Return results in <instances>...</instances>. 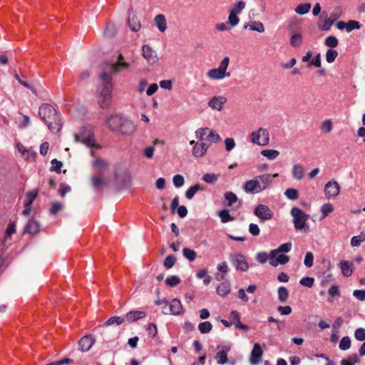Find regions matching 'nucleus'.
Listing matches in <instances>:
<instances>
[{
	"label": "nucleus",
	"instance_id": "a19ab883",
	"mask_svg": "<svg viewBox=\"0 0 365 365\" xmlns=\"http://www.w3.org/2000/svg\"><path fill=\"white\" fill-rule=\"evenodd\" d=\"M245 8V2L243 1H239L233 5L230 11L237 15L238 14H240Z\"/></svg>",
	"mask_w": 365,
	"mask_h": 365
},
{
	"label": "nucleus",
	"instance_id": "6e6d98bb",
	"mask_svg": "<svg viewBox=\"0 0 365 365\" xmlns=\"http://www.w3.org/2000/svg\"><path fill=\"white\" fill-rule=\"evenodd\" d=\"M361 28V25L359 21L354 20H349L346 23V31L351 32L354 29H359Z\"/></svg>",
	"mask_w": 365,
	"mask_h": 365
},
{
	"label": "nucleus",
	"instance_id": "3c124183",
	"mask_svg": "<svg viewBox=\"0 0 365 365\" xmlns=\"http://www.w3.org/2000/svg\"><path fill=\"white\" fill-rule=\"evenodd\" d=\"M324 43L327 46L331 48H335L338 46V39L334 36H329L324 41Z\"/></svg>",
	"mask_w": 365,
	"mask_h": 365
},
{
	"label": "nucleus",
	"instance_id": "49530a36",
	"mask_svg": "<svg viewBox=\"0 0 365 365\" xmlns=\"http://www.w3.org/2000/svg\"><path fill=\"white\" fill-rule=\"evenodd\" d=\"M342 14V9L339 6L336 7L334 9L333 11L331 12V15L329 18V19L331 21L332 24L335 22Z\"/></svg>",
	"mask_w": 365,
	"mask_h": 365
},
{
	"label": "nucleus",
	"instance_id": "4468645a",
	"mask_svg": "<svg viewBox=\"0 0 365 365\" xmlns=\"http://www.w3.org/2000/svg\"><path fill=\"white\" fill-rule=\"evenodd\" d=\"M243 189L247 193H258L261 192L260 185L257 180V177L255 178L245 182L243 184Z\"/></svg>",
	"mask_w": 365,
	"mask_h": 365
},
{
	"label": "nucleus",
	"instance_id": "aec40b11",
	"mask_svg": "<svg viewBox=\"0 0 365 365\" xmlns=\"http://www.w3.org/2000/svg\"><path fill=\"white\" fill-rule=\"evenodd\" d=\"M95 342L94 338L91 335L83 336L78 341V346L82 351H88Z\"/></svg>",
	"mask_w": 365,
	"mask_h": 365
},
{
	"label": "nucleus",
	"instance_id": "473e14b6",
	"mask_svg": "<svg viewBox=\"0 0 365 365\" xmlns=\"http://www.w3.org/2000/svg\"><path fill=\"white\" fill-rule=\"evenodd\" d=\"M230 292V287L229 284L226 282L221 283L217 287V293L222 297L227 296Z\"/></svg>",
	"mask_w": 365,
	"mask_h": 365
},
{
	"label": "nucleus",
	"instance_id": "f3484780",
	"mask_svg": "<svg viewBox=\"0 0 365 365\" xmlns=\"http://www.w3.org/2000/svg\"><path fill=\"white\" fill-rule=\"evenodd\" d=\"M210 147V144L206 142L200 141L196 143L192 148V155L195 158L204 156Z\"/></svg>",
	"mask_w": 365,
	"mask_h": 365
},
{
	"label": "nucleus",
	"instance_id": "338daca9",
	"mask_svg": "<svg viewBox=\"0 0 365 365\" xmlns=\"http://www.w3.org/2000/svg\"><path fill=\"white\" fill-rule=\"evenodd\" d=\"M63 208L62 203L59 202H55L52 204L51 208H50V213L51 215H56L58 213L60 210H61Z\"/></svg>",
	"mask_w": 365,
	"mask_h": 365
},
{
	"label": "nucleus",
	"instance_id": "b1692460",
	"mask_svg": "<svg viewBox=\"0 0 365 365\" xmlns=\"http://www.w3.org/2000/svg\"><path fill=\"white\" fill-rule=\"evenodd\" d=\"M289 257L284 254H278L276 257H269V264L272 267H277L279 264H285L289 262Z\"/></svg>",
	"mask_w": 365,
	"mask_h": 365
},
{
	"label": "nucleus",
	"instance_id": "8fccbe9b",
	"mask_svg": "<svg viewBox=\"0 0 365 365\" xmlns=\"http://www.w3.org/2000/svg\"><path fill=\"white\" fill-rule=\"evenodd\" d=\"M200 190V186L198 184L191 186L185 192V196L187 199H192L195 194Z\"/></svg>",
	"mask_w": 365,
	"mask_h": 365
},
{
	"label": "nucleus",
	"instance_id": "f8f14e48",
	"mask_svg": "<svg viewBox=\"0 0 365 365\" xmlns=\"http://www.w3.org/2000/svg\"><path fill=\"white\" fill-rule=\"evenodd\" d=\"M142 55L150 64H154L158 60L156 52L148 45L142 47Z\"/></svg>",
	"mask_w": 365,
	"mask_h": 365
},
{
	"label": "nucleus",
	"instance_id": "1a4fd4ad",
	"mask_svg": "<svg viewBox=\"0 0 365 365\" xmlns=\"http://www.w3.org/2000/svg\"><path fill=\"white\" fill-rule=\"evenodd\" d=\"M254 214L262 221L270 220L273 217V212L270 208L262 204L258 205L255 208Z\"/></svg>",
	"mask_w": 365,
	"mask_h": 365
},
{
	"label": "nucleus",
	"instance_id": "4d7b16f0",
	"mask_svg": "<svg viewBox=\"0 0 365 365\" xmlns=\"http://www.w3.org/2000/svg\"><path fill=\"white\" fill-rule=\"evenodd\" d=\"M351 346V339L349 336H344L340 343H339V348L341 350H346L349 349Z\"/></svg>",
	"mask_w": 365,
	"mask_h": 365
},
{
	"label": "nucleus",
	"instance_id": "c85d7f7f",
	"mask_svg": "<svg viewBox=\"0 0 365 365\" xmlns=\"http://www.w3.org/2000/svg\"><path fill=\"white\" fill-rule=\"evenodd\" d=\"M155 23L161 32H164L167 29L165 17L163 14H158L155 17Z\"/></svg>",
	"mask_w": 365,
	"mask_h": 365
},
{
	"label": "nucleus",
	"instance_id": "774afa93",
	"mask_svg": "<svg viewBox=\"0 0 365 365\" xmlns=\"http://www.w3.org/2000/svg\"><path fill=\"white\" fill-rule=\"evenodd\" d=\"M52 166L51 168V171H56L58 173H61V169L63 165L61 161L57 160L56 159H53L51 160Z\"/></svg>",
	"mask_w": 365,
	"mask_h": 365
},
{
	"label": "nucleus",
	"instance_id": "09e8293b",
	"mask_svg": "<svg viewBox=\"0 0 365 365\" xmlns=\"http://www.w3.org/2000/svg\"><path fill=\"white\" fill-rule=\"evenodd\" d=\"M226 200L228 201V206H232L235 202L238 200L237 195L232 192H226L224 195Z\"/></svg>",
	"mask_w": 365,
	"mask_h": 365
},
{
	"label": "nucleus",
	"instance_id": "052dcab7",
	"mask_svg": "<svg viewBox=\"0 0 365 365\" xmlns=\"http://www.w3.org/2000/svg\"><path fill=\"white\" fill-rule=\"evenodd\" d=\"M176 262V259L173 255H168L164 260V266L166 269L173 267Z\"/></svg>",
	"mask_w": 365,
	"mask_h": 365
},
{
	"label": "nucleus",
	"instance_id": "ea45409f",
	"mask_svg": "<svg viewBox=\"0 0 365 365\" xmlns=\"http://www.w3.org/2000/svg\"><path fill=\"white\" fill-rule=\"evenodd\" d=\"M182 255L190 262H193L197 257L196 252L187 247H185L182 250Z\"/></svg>",
	"mask_w": 365,
	"mask_h": 365
},
{
	"label": "nucleus",
	"instance_id": "a18cd8bd",
	"mask_svg": "<svg viewBox=\"0 0 365 365\" xmlns=\"http://www.w3.org/2000/svg\"><path fill=\"white\" fill-rule=\"evenodd\" d=\"M365 241V234L361 233L359 235L354 236L351 240L352 247H359L361 242Z\"/></svg>",
	"mask_w": 365,
	"mask_h": 365
},
{
	"label": "nucleus",
	"instance_id": "2f4dec72",
	"mask_svg": "<svg viewBox=\"0 0 365 365\" xmlns=\"http://www.w3.org/2000/svg\"><path fill=\"white\" fill-rule=\"evenodd\" d=\"M312 5L310 3L299 4L294 9L295 12L300 15H304L310 11Z\"/></svg>",
	"mask_w": 365,
	"mask_h": 365
},
{
	"label": "nucleus",
	"instance_id": "2eb2a0df",
	"mask_svg": "<svg viewBox=\"0 0 365 365\" xmlns=\"http://www.w3.org/2000/svg\"><path fill=\"white\" fill-rule=\"evenodd\" d=\"M278 174H263L257 176V180L260 185L261 192L266 190L272 182V178L278 177Z\"/></svg>",
	"mask_w": 365,
	"mask_h": 365
},
{
	"label": "nucleus",
	"instance_id": "412c9836",
	"mask_svg": "<svg viewBox=\"0 0 365 365\" xmlns=\"http://www.w3.org/2000/svg\"><path fill=\"white\" fill-rule=\"evenodd\" d=\"M262 354L263 351L260 345L258 343L255 344L252 351L251 352V356L250 359V363L252 364H258L261 360Z\"/></svg>",
	"mask_w": 365,
	"mask_h": 365
},
{
	"label": "nucleus",
	"instance_id": "6e6552de",
	"mask_svg": "<svg viewBox=\"0 0 365 365\" xmlns=\"http://www.w3.org/2000/svg\"><path fill=\"white\" fill-rule=\"evenodd\" d=\"M182 305L181 302L178 299H173L168 307H163L162 312L164 314L179 315L182 313Z\"/></svg>",
	"mask_w": 365,
	"mask_h": 365
},
{
	"label": "nucleus",
	"instance_id": "e2e57ef3",
	"mask_svg": "<svg viewBox=\"0 0 365 365\" xmlns=\"http://www.w3.org/2000/svg\"><path fill=\"white\" fill-rule=\"evenodd\" d=\"M202 179L207 183H215L217 180L218 176L215 174L206 173L203 175Z\"/></svg>",
	"mask_w": 365,
	"mask_h": 365
},
{
	"label": "nucleus",
	"instance_id": "cd10ccee",
	"mask_svg": "<svg viewBox=\"0 0 365 365\" xmlns=\"http://www.w3.org/2000/svg\"><path fill=\"white\" fill-rule=\"evenodd\" d=\"M292 174L294 178L301 180L304 175V168L301 164H294L292 168Z\"/></svg>",
	"mask_w": 365,
	"mask_h": 365
},
{
	"label": "nucleus",
	"instance_id": "5701e85b",
	"mask_svg": "<svg viewBox=\"0 0 365 365\" xmlns=\"http://www.w3.org/2000/svg\"><path fill=\"white\" fill-rule=\"evenodd\" d=\"M146 316L147 313L144 311H130L125 314V321L134 322L138 319L145 318Z\"/></svg>",
	"mask_w": 365,
	"mask_h": 365
},
{
	"label": "nucleus",
	"instance_id": "603ef678",
	"mask_svg": "<svg viewBox=\"0 0 365 365\" xmlns=\"http://www.w3.org/2000/svg\"><path fill=\"white\" fill-rule=\"evenodd\" d=\"M338 56V52L334 49H329L326 53V60L328 63H333Z\"/></svg>",
	"mask_w": 365,
	"mask_h": 365
},
{
	"label": "nucleus",
	"instance_id": "423d86ee",
	"mask_svg": "<svg viewBox=\"0 0 365 365\" xmlns=\"http://www.w3.org/2000/svg\"><path fill=\"white\" fill-rule=\"evenodd\" d=\"M195 137L199 141H209L210 143H217L222 140L215 130L209 128H201L196 130Z\"/></svg>",
	"mask_w": 365,
	"mask_h": 365
},
{
	"label": "nucleus",
	"instance_id": "79ce46f5",
	"mask_svg": "<svg viewBox=\"0 0 365 365\" xmlns=\"http://www.w3.org/2000/svg\"><path fill=\"white\" fill-rule=\"evenodd\" d=\"M228 266L226 262H222L217 265V270L222 272L220 277H217L218 281L223 280L225 278V274L228 272Z\"/></svg>",
	"mask_w": 365,
	"mask_h": 365
},
{
	"label": "nucleus",
	"instance_id": "dca6fc26",
	"mask_svg": "<svg viewBox=\"0 0 365 365\" xmlns=\"http://www.w3.org/2000/svg\"><path fill=\"white\" fill-rule=\"evenodd\" d=\"M218 351L216 354L215 359L217 364H225L227 361V353L230 350V345H223L217 347Z\"/></svg>",
	"mask_w": 365,
	"mask_h": 365
},
{
	"label": "nucleus",
	"instance_id": "5fc2aeb1",
	"mask_svg": "<svg viewBox=\"0 0 365 365\" xmlns=\"http://www.w3.org/2000/svg\"><path fill=\"white\" fill-rule=\"evenodd\" d=\"M284 195L289 200H297L299 197V192L296 189L294 188H289L287 189Z\"/></svg>",
	"mask_w": 365,
	"mask_h": 365
},
{
	"label": "nucleus",
	"instance_id": "f03ea898",
	"mask_svg": "<svg viewBox=\"0 0 365 365\" xmlns=\"http://www.w3.org/2000/svg\"><path fill=\"white\" fill-rule=\"evenodd\" d=\"M38 115L51 131L55 133L61 130V124L59 115L52 106L48 103L41 106L38 109Z\"/></svg>",
	"mask_w": 365,
	"mask_h": 365
},
{
	"label": "nucleus",
	"instance_id": "9d476101",
	"mask_svg": "<svg viewBox=\"0 0 365 365\" xmlns=\"http://www.w3.org/2000/svg\"><path fill=\"white\" fill-rule=\"evenodd\" d=\"M340 192L339 184L335 180L329 181L324 187V192L327 198L336 197Z\"/></svg>",
	"mask_w": 365,
	"mask_h": 365
},
{
	"label": "nucleus",
	"instance_id": "a878e982",
	"mask_svg": "<svg viewBox=\"0 0 365 365\" xmlns=\"http://www.w3.org/2000/svg\"><path fill=\"white\" fill-rule=\"evenodd\" d=\"M92 165L95 167L98 173L104 174V172L109 168V164L107 161L101 158H96L93 161Z\"/></svg>",
	"mask_w": 365,
	"mask_h": 365
},
{
	"label": "nucleus",
	"instance_id": "a211bd4d",
	"mask_svg": "<svg viewBox=\"0 0 365 365\" xmlns=\"http://www.w3.org/2000/svg\"><path fill=\"white\" fill-rule=\"evenodd\" d=\"M227 102V98L223 96H214L208 102V106L218 111L222 109L223 105Z\"/></svg>",
	"mask_w": 365,
	"mask_h": 365
},
{
	"label": "nucleus",
	"instance_id": "37998d69",
	"mask_svg": "<svg viewBox=\"0 0 365 365\" xmlns=\"http://www.w3.org/2000/svg\"><path fill=\"white\" fill-rule=\"evenodd\" d=\"M302 43V36L301 34H294L292 36L290 39V44L293 47H298Z\"/></svg>",
	"mask_w": 365,
	"mask_h": 365
},
{
	"label": "nucleus",
	"instance_id": "de8ad7c7",
	"mask_svg": "<svg viewBox=\"0 0 365 365\" xmlns=\"http://www.w3.org/2000/svg\"><path fill=\"white\" fill-rule=\"evenodd\" d=\"M334 210V207L331 203L324 204L321 207L322 213V219L325 218L329 214L331 213Z\"/></svg>",
	"mask_w": 365,
	"mask_h": 365
},
{
	"label": "nucleus",
	"instance_id": "864d4df0",
	"mask_svg": "<svg viewBox=\"0 0 365 365\" xmlns=\"http://www.w3.org/2000/svg\"><path fill=\"white\" fill-rule=\"evenodd\" d=\"M239 22L240 18L237 16V15L230 11L227 24H230L231 27H234L237 26Z\"/></svg>",
	"mask_w": 365,
	"mask_h": 365
},
{
	"label": "nucleus",
	"instance_id": "bf43d9fd",
	"mask_svg": "<svg viewBox=\"0 0 365 365\" xmlns=\"http://www.w3.org/2000/svg\"><path fill=\"white\" fill-rule=\"evenodd\" d=\"M173 182L176 187H182L185 183L184 177L182 175H175L173 178Z\"/></svg>",
	"mask_w": 365,
	"mask_h": 365
},
{
	"label": "nucleus",
	"instance_id": "9b49d317",
	"mask_svg": "<svg viewBox=\"0 0 365 365\" xmlns=\"http://www.w3.org/2000/svg\"><path fill=\"white\" fill-rule=\"evenodd\" d=\"M232 262L237 270L246 272L249 269L246 258L242 254H236L232 256Z\"/></svg>",
	"mask_w": 365,
	"mask_h": 365
},
{
	"label": "nucleus",
	"instance_id": "ddd939ff",
	"mask_svg": "<svg viewBox=\"0 0 365 365\" xmlns=\"http://www.w3.org/2000/svg\"><path fill=\"white\" fill-rule=\"evenodd\" d=\"M91 184L95 189H98L107 186L108 185V179L104 174L97 173L93 175Z\"/></svg>",
	"mask_w": 365,
	"mask_h": 365
},
{
	"label": "nucleus",
	"instance_id": "4be33fe9",
	"mask_svg": "<svg viewBox=\"0 0 365 365\" xmlns=\"http://www.w3.org/2000/svg\"><path fill=\"white\" fill-rule=\"evenodd\" d=\"M333 25L331 21L329 19L327 14L322 12L319 16L318 21V28L320 31H329Z\"/></svg>",
	"mask_w": 365,
	"mask_h": 365
},
{
	"label": "nucleus",
	"instance_id": "6ab92c4d",
	"mask_svg": "<svg viewBox=\"0 0 365 365\" xmlns=\"http://www.w3.org/2000/svg\"><path fill=\"white\" fill-rule=\"evenodd\" d=\"M75 138H76V140L77 142L82 143L87 147H94L95 146L93 136L90 133L88 134L83 133H81L80 134H76L75 135Z\"/></svg>",
	"mask_w": 365,
	"mask_h": 365
},
{
	"label": "nucleus",
	"instance_id": "c9c22d12",
	"mask_svg": "<svg viewBox=\"0 0 365 365\" xmlns=\"http://www.w3.org/2000/svg\"><path fill=\"white\" fill-rule=\"evenodd\" d=\"M128 25L133 31H138L141 28V24L137 17L133 16L128 19Z\"/></svg>",
	"mask_w": 365,
	"mask_h": 365
},
{
	"label": "nucleus",
	"instance_id": "0e129e2a",
	"mask_svg": "<svg viewBox=\"0 0 365 365\" xmlns=\"http://www.w3.org/2000/svg\"><path fill=\"white\" fill-rule=\"evenodd\" d=\"M269 258V254L268 255L265 252H259L257 255L256 259L259 262L260 264H264L267 262V259Z\"/></svg>",
	"mask_w": 365,
	"mask_h": 365
},
{
	"label": "nucleus",
	"instance_id": "20e7f679",
	"mask_svg": "<svg viewBox=\"0 0 365 365\" xmlns=\"http://www.w3.org/2000/svg\"><path fill=\"white\" fill-rule=\"evenodd\" d=\"M290 213L293 217L294 228L305 233L308 232L309 231V225L307 223V220L309 218V215L297 207H292Z\"/></svg>",
	"mask_w": 365,
	"mask_h": 365
},
{
	"label": "nucleus",
	"instance_id": "c03bdc74",
	"mask_svg": "<svg viewBox=\"0 0 365 365\" xmlns=\"http://www.w3.org/2000/svg\"><path fill=\"white\" fill-rule=\"evenodd\" d=\"M198 329L201 334H207L212 330V325L210 322L207 321L200 323L198 325Z\"/></svg>",
	"mask_w": 365,
	"mask_h": 365
},
{
	"label": "nucleus",
	"instance_id": "c756f323",
	"mask_svg": "<svg viewBox=\"0 0 365 365\" xmlns=\"http://www.w3.org/2000/svg\"><path fill=\"white\" fill-rule=\"evenodd\" d=\"M130 64L125 61L116 62L110 65V68L114 73H118L123 70H126L129 68Z\"/></svg>",
	"mask_w": 365,
	"mask_h": 365
},
{
	"label": "nucleus",
	"instance_id": "4c0bfd02",
	"mask_svg": "<svg viewBox=\"0 0 365 365\" xmlns=\"http://www.w3.org/2000/svg\"><path fill=\"white\" fill-rule=\"evenodd\" d=\"M218 215L220 217L222 223L233 221L235 218L229 214V211L226 209L222 210L218 212Z\"/></svg>",
	"mask_w": 365,
	"mask_h": 365
},
{
	"label": "nucleus",
	"instance_id": "69168bd1",
	"mask_svg": "<svg viewBox=\"0 0 365 365\" xmlns=\"http://www.w3.org/2000/svg\"><path fill=\"white\" fill-rule=\"evenodd\" d=\"M354 337L359 341H364L365 340V329L364 328H358L356 329L354 332Z\"/></svg>",
	"mask_w": 365,
	"mask_h": 365
},
{
	"label": "nucleus",
	"instance_id": "0eeeda50",
	"mask_svg": "<svg viewBox=\"0 0 365 365\" xmlns=\"http://www.w3.org/2000/svg\"><path fill=\"white\" fill-rule=\"evenodd\" d=\"M252 143L265 146L269 143V134L267 129L260 128L257 130L252 131L250 135Z\"/></svg>",
	"mask_w": 365,
	"mask_h": 365
},
{
	"label": "nucleus",
	"instance_id": "f704fd0d",
	"mask_svg": "<svg viewBox=\"0 0 365 365\" xmlns=\"http://www.w3.org/2000/svg\"><path fill=\"white\" fill-rule=\"evenodd\" d=\"M38 195V192L36 190H32L26 193V200L24 201V207H31L34 200Z\"/></svg>",
	"mask_w": 365,
	"mask_h": 365
},
{
	"label": "nucleus",
	"instance_id": "7c9ffc66",
	"mask_svg": "<svg viewBox=\"0 0 365 365\" xmlns=\"http://www.w3.org/2000/svg\"><path fill=\"white\" fill-rule=\"evenodd\" d=\"M352 264L349 263L348 261H341V273L344 277H349L353 273Z\"/></svg>",
	"mask_w": 365,
	"mask_h": 365
},
{
	"label": "nucleus",
	"instance_id": "39448f33",
	"mask_svg": "<svg viewBox=\"0 0 365 365\" xmlns=\"http://www.w3.org/2000/svg\"><path fill=\"white\" fill-rule=\"evenodd\" d=\"M230 63V58L228 56L225 57L220 62V66L217 68H212L207 73V76L212 80H222L225 77H230L231 76L230 72H227V68Z\"/></svg>",
	"mask_w": 365,
	"mask_h": 365
},
{
	"label": "nucleus",
	"instance_id": "f257e3e1",
	"mask_svg": "<svg viewBox=\"0 0 365 365\" xmlns=\"http://www.w3.org/2000/svg\"><path fill=\"white\" fill-rule=\"evenodd\" d=\"M108 128L117 134L130 136L136 131V125L128 117L121 114H113L106 118Z\"/></svg>",
	"mask_w": 365,
	"mask_h": 365
},
{
	"label": "nucleus",
	"instance_id": "72a5a7b5",
	"mask_svg": "<svg viewBox=\"0 0 365 365\" xmlns=\"http://www.w3.org/2000/svg\"><path fill=\"white\" fill-rule=\"evenodd\" d=\"M260 153L269 160H274L279 155V152L278 150L272 149L262 150Z\"/></svg>",
	"mask_w": 365,
	"mask_h": 365
},
{
	"label": "nucleus",
	"instance_id": "e433bc0d",
	"mask_svg": "<svg viewBox=\"0 0 365 365\" xmlns=\"http://www.w3.org/2000/svg\"><path fill=\"white\" fill-rule=\"evenodd\" d=\"M278 299L280 302L284 303L287 302L289 297V292L286 287H280L277 291Z\"/></svg>",
	"mask_w": 365,
	"mask_h": 365
},
{
	"label": "nucleus",
	"instance_id": "7ed1b4c3",
	"mask_svg": "<svg viewBox=\"0 0 365 365\" xmlns=\"http://www.w3.org/2000/svg\"><path fill=\"white\" fill-rule=\"evenodd\" d=\"M101 85L99 87V92L102 100L100 106L102 108L108 107L112 97L113 91V78L110 73L103 72L100 75Z\"/></svg>",
	"mask_w": 365,
	"mask_h": 365
},
{
	"label": "nucleus",
	"instance_id": "13d9d810",
	"mask_svg": "<svg viewBox=\"0 0 365 365\" xmlns=\"http://www.w3.org/2000/svg\"><path fill=\"white\" fill-rule=\"evenodd\" d=\"M180 282V279L177 276H170L165 279V284L170 287H175Z\"/></svg>",
	"mask_w": 365,
	"mask_h": 365
},
{
	"label": "nucleus",
	"instance_id": "58836bf2",
	"mask_svg": "<svg viewBox=\"0 0 365 365\" xmlns=\"http://www.w3.org/2000/svg\"><path fill=\"white\" fill-rule=\"evenodd\" d=\"M123 322H125V317H121L115 316V317H112L110 319H108L106 321V322H105L103 326L108 327V326H110V325H113V324L120 325Z\"/></svg>",
	"mask_w": 365,
	"mask_h": 365
},
{
	"label": "nucleus",
	"instance_id": "680f3d73",
	"mask_svg": "<svg viewBox=\"0 0 365 365\" xmlns=\"http://www.w3.org/2000/svg\"><path fill=\"white\" fill-rule=\"evenodd\" d=\"M304 263V265L307 267H311L313 266L314 255L311 252L306 253Z\"/></svg>",
	"mask_w": 365,
	"mask_h": 365
},
{
	"label": "nucleus",
	"instance_id": "bb28decb",
	"mask_svg": "<svg viewBox=\"0 0 365 365\" xmlns=\"http://www.w3.org/2000/svg\"><path fill=\"white\" fill-rule=\"evenodd\" d=\"M292 249V243L287 242L281 245L278 248L272 250L269 252V257H276L278 254L289 252Z\"/></svg>",
	"mask_w": 365,
	"mask_h": 365
},
{
	"label": "nucleus",
	"instance_id": "393cba45",
	"mask_svg": "<svg viewBox=\"0 0 365 365\" xmlns=\"http://www.w3.org/2000/svg\"><path fill=\"white\" fill-rule=\"evenodd\" d=\"M40 230V224L38 222L35 220L34 219H31L29 220L28 223L25 227V232H27L30 235H36Z\"/></svg>",
	"mask_w": 365,
	"mask_h": 365
}]
</instances>
